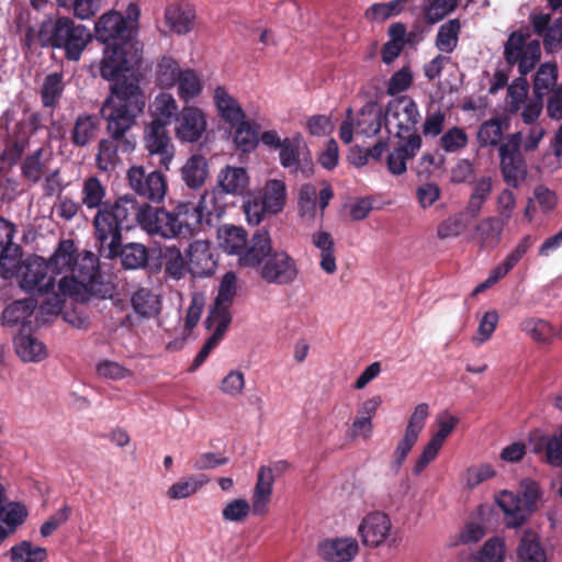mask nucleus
Wrapping results in <instances>:
<instances>
[{
	"mask_svg": "<svg viewBox=\"0 0 562 562\" xmlns=\"http://www.w3.org/2000/svg\"><path fill=\"white\" fill-rule=\"evenodd\" d=\"M52 161L53 151L49 147L37 148L24 158L21 165L22 177L31 184L38 183L52 170Z\"/></svg>",
	"mask_w": 562,
	"mask_h": 562,
	"instance_id": "b1692460",
	"label": "nucleus"
},
{
	"mask_svg": "<svg viewBox=\"0 0 562 562\" xmlns=\"http://www.w3.org/2000/svg\"><path fill=\"white\" fill-rule=\"evenodd\" d=\"M422 147V137L414 136L411 139H400L396 146L387 156V169L392 175H402L406 171L407 160L414 158Z\"/></svg>",
	"mask_w": 562,
	"mask_h": 562,
	"instance_id": "c85d7f7f",
	"label": "nucleus"
},
{
	"mask_svg": "<svg viewBox=\"0 0 562 562\" xmlns=\"http://www.w3.org/2000/svg\"><path fill=\"white\" fill-rule=\"evenodd\" d=\"M119 225V237L122 239V231L131 229L138 224L142 229L151 236H159L166 239L167 223L166 209L153 207L149 204H139L137 200L130 194L123 195V199L115 206Z\"/></svg>",
	"mask_w": 562,
	"mask_h": 562,
	"instance_id": "423d86ee",
	"label": "nucleus"
},
{
	"mask_svg": "<svg viewBox=\"0 0 562 562\" xmlns=\"http://www.w3.org/2000/svg\"><path fill=\"white\" fill-rule=\"evenodd\" d=\"M286 187L284 181L272 179L267 181L263 188L262 202L268 207V213L278 214L285 205Z\"/></svg>",
	"mask_w": 562,
	"mask_h": 562,
	"instance_id": "09e8293b",
	"label": "nucleus"
},
{
	"mask_svg": "<svg viewBox=\"0 0 562 562\" xmlns=\"http://www.w3.org/2000/svg\"><path fill=\"white\" fill-rule=\"evenodd\" d=\"M100 252L105 258H115L120 256L121 263L125 269H139L147 265L148 262V250L147 248L139 243H128L122 246V240L120 241L115 254L110 256V245L100 244Z\"/></svg>",
	"mask_w": 562,
	"mask_h": 562,
	"instance_id": "393cba45",
	"label": "nucleus"
},
{
	"mask_svg": "<svg viewBox=\"0 0 562 562\" xmlns=\"http://www.w3.org/2000/svg\"><path fill=\"white\" fill-rule=\"evenodd\" d=\"M47 550L30 541H21L9 551L11 562H44L47 559Z\"/></svg>",
	"mask_w": 562,
	"mask_h": 562,
	"instance_id": "864d4df0",
	"label": "nucleus"
},
{
	"mask_svg": "<svg viewBox=\"0 0 562 562\" xmlns=\"http://www.w3.org/2000/svg\"><path fill=\"white\" fill-rule=\"evenodd\" d=\"M205 204L193 202H179L173 210H166L167 235L166 239L192 238L201 228Z\"/></svg>",
	"mask_w": 562,
	"mask_h": 562,
	"instance_id": "f8f14e48",
	"label": "nucleus"
},
{
	"mask_svg": "<svg viewBox=\"0 0 562 562\" xmlns=\"http://www.w3.org/2000/svg\"><path fill=\"white\" fill-rule=\"evenodd\" d=\"M165 16L171 31L187 34L193 27L195 10L189 3L172 4L167 8Z\"/></svg>",
	"mask_w": 562,
	"mask_h": 562,
	"instance_id": "c9c22d12",
	"label": "nucleus"
},
{
	"mask_svg": "<svg viewBox=\"0 0 562 562\" xmlns=\"http://www.w3.org/2000/svg\"><path fill=\"white\" fill-rule=\"evenodd\" d=\"M519 328L539 344H550L557 337L554 327L542 318H526L519 324Z\"/></svg>",
	"mask_w": 562,
	"mask_h": 562,
	"instance_id": "c03bdc74",
	"label": "nucleus"
},
{
	"mask_svg": "<svg viewBox=\"0 0 562 562\" xmlns=\"http://www.w3.org/2000/svg\"><path fill=\"white\" fill-rule=\"evenodd\" d=\"M100 122L97 115L79 114L70 131V142L76 147H87L92 144L99 132Z\"/></svg>",
	"mask_w": 562,
	"mask_h": 562,
	"instance_id": "7c9ffc66",
	"label": "nucleus"
},
{
	"mask_svg": "<svg viewBox=\"0 0 562 562\" xmlns=\"http://www.w3.org/2000/svg\"><path fill=\"white\" fill-rule=\"evenodd\" d=\"M16 355L24 362H40L46 358V349L42 341L31 335H18L14 338Z\"/></svg>",
	"mask_w": 562,
	"mask_h": 562,
	"instance_id": "79ce46f5",
	"label": "nucleus"
},
{
	"mask_svg": "<svg viewBox=\"0 0 562 562\" xmlns=\"http://www.w3.org/2000/svg\"><path fill=\"white\" fill-rule=\"evenodd\" d=\"M131 304L134 312L143 318H150L160 313V296L150 289L139 288L131 296Z\"/></svg>",
	"mask_w": 562,
	"mask_h": 562,
	"instance_id": "58836bf2",
	"label": "nucleus"
},
{
	"mask_svg": "<svg viewBox=\"0 0 562 562\" xmlns=\"http://www.w3.org/2000/svg\"><path fill=\"white\" fill-rule=\"evenodd\" d=\"M542 493L539 484L530 479L519 483L518 492L503 490L495 495V502L504 514L508 528H519L538 510Z\"/></svg>",
	"mask_w": 562,
	"mask_h": 562,
	"instance_id": "39448f33",
	"label": "nucleus"
},
{
	"mask_svg": "<svg viewBox=\"0 0 562 562\" xmlns=\"http://www.w3.org/2000/svg\"><path fill=\"white\" fill-rule=\"evenodd\" d=\"M384 112L382 106L375 101H368L356 114L351 108L346 111V117L339 128V137L345 144H350L353 139V128L359 135L366 137L375 136L382 127Z\"/></svg>",
	"mask_w": 562,
	"mask_h": 562,
	"instance_id": "9d476101",
	"label": "nucleus"
},
{
	"mask_svg": "<svg viewBox=\"0 0 562 562\" xmlns=\"http://www.w3.org/2000/svg\"><path fill=\"white\" fill-rule=\"evenodd\" d=\"M525 77L520 75L507 87L508 111L512 114L518 113L522 104L529 100V83Z\"/></svg>",
	"mask_w": 562,
	"mask_h": 562,
	"instance_id": "680f3d73",
	"label": "nucleus"
},
{
	"mask_svg": "<svg viewBox=\"0 0 562 562\" xmlns=\"http://www.w3.org/2000/svg\"><path fill=\"white\" fill-rule=\"evenodd\" d=\"M531 452L542 454V460L551 467H562V424L558 432L532 440Z\"/></svg>",
	"mask_w": 562,
	"mask_h": 562,
	"instance_id": "cd10ccee",
	"label": "nucleus"
},
{
	"mask_svg": "<svg viewBox=\"0 0 562 562\" xmlns=\"http://www.w3.org/2000/svg\"><path fill=\"white\" fill-rule=\"evenodd\" d=\"M178 95L184 102L200 95L203 89V83L200 77L192 69H184L177 81Z\"/></svg>",
	"mask_w": 562,
	"mask_h": 562,
	"instance_id": "bf43d9fd",
	"label": "nucleus"
},
{
	"mask_svg": "<svg viewBox=\"0 0 562 562\" xmlns=\"http://www.w3.org/2000/svg\"><path fill=\"white\" fill-rule=\"evenodd\" d=\"M165 273L173 280L182 279L188 269V260L183 258L181 250L176 247H167L162 255Z\"/></svg>",
	"mask_w": 562,
	"mask_h": 562,
	"instance_id": "5fc2aeb1",
	"label": "nucleus"
},
{
	"mask_svg": "<svg viewBox=\"0 0 562 562\" xmlns=\"http://www.w3.org/2000/svg\"><path fill=\"white\" fill-rule=\"evenodd\" d=\"M153 108V120L148 124L162 125L167 128L180 115L177 101L170 93L161 92L156 95Z\"/></svg>",
	"mask_w": 562,
	"mask_h": 562,
	"instance_id": "4c0bfd02",
	"label": "nucleus"
},
{
	"mask_svg": "<svg viewBox=\"0 0 562 562\" xmlns=\"http://www.w3.org/2000/svg\"><path fill=\"white\" fill-rule=\"evenodd\" d=\"M42 46H50L65 52L67 60L78 61L92 40L91 32L68 16L44 20L38 30Z\"/></svg>",
	"mask_w": 562,
	"mask_h": 562,
	"instance_id": "20e7f679",
	"label": "nucleus"
},
{
	"mask_svg": "<svg viewBox=\"0 0 562 562\" xmlns=\"http://www.w3.org/2000/svg\"><path fill=\"white\" fill-rule=\"evenodd\" d=\"M409 0H392L370 5L364 13L366 19L375 22H384L391 16L398 15Z\"/></svg>",
	"mask_w": 562,
	"mask_h": 562,
	"instance_id": "13d9d810",
	"label": "nucleus"
},
{
	"mask_svg": "<svg viewBox=\"0 0 562 562\" xmlns=\"http://www.w3.org/2000/svg\"><path fill=\"white\" fill-rule=\"evenodd\" d=\"M144 145L150 162L166 171L176 155V147L166 127L157 124H147L144 128Z\"/></svg>",
	"mask_w": 562,
	"mask_h": 562,
	"instance_id": "dca6fc26",
	"label": "nucleus"
},
{
	"mask_svg": "<svg viewBox=\"0 0 562 562\" xmlns=\"http://www.w3.org/2000/svg\"><path fill=\"white\" fill-rule=\"evenodd\" d=\"M250 510H252V504L250 505L244 498H235L224 506L222 516L226 521L241 522L248 517Z\"/></svg>",
	"mask_w": 562,
	"mask_h": 562,
	"instance_id": "338daca9",
	"label": "nucleus"
},
{
	"mask_svg": "<svg viewBox=\"0 0 562 562\" xmlns=\"http://www.w3.org/2000/svg\"><path fill=\"white\" fill-rule=\"evenodd\" d=\"M180 172L181 179L188 188L200 189L209 177V162L203 155L194 154L186 160Z\"/></svg>",
	"mask_w": 562,
	"mask_h": 562,
	"instance_id": "72a5a7b5",
	"label": "nucleus"
},
{
	"mask_svg": "<svg viewBox=\"0 0 562 562\" xmlns=\"http://www.w3.org/2000/svg\"><path fill=\"white\" fill-rule=\"evenodd\" d=\"M522 134L516 132L508 135L499 145V167L504 181L518 188L527 177V165L520 153Z\"/></svg>",
	"mask_w": 562,
	"mask_h": 562,
	"instance_id": "ddd939ff",
	"label": "nucleus"
},
{
	"mask_svg": "<svg viewBox=\"0 0 562 562\" xmlns=\"http://www.w3.org/2000/svg\"><path fill=\"white\" fill-rule=\"evenodd\" d=\"M249 184V176L244 167L227 165L223 167L216 176V186L205 191L201 195V204L207 206V200L213 203V209L209 213H218L222 206H217V198L221 194L241 195Z\"/></svg>",
	"mask_w": 562,
	"mask_h": 562,
	"instance_id": "4468645a",
	"label": "nucleus"
},
{
	"mask_svg": "<svg viewBox=\"0 0 562 562\" xmlns=\"http://www.w3.org/2000/svg\"><path fill=\"white\" fill-rule=\"evenodd\" d=\"M138 18L139 8L136 3L128 4L125 16L116 11L104 13L95 23V37L104 44L111 41H113V43L135 41L134 35Z\"/></svg>",
	"mask_w": 562,
	"mask_h": 562,
	"instance_id": "6e6552de",
	"label": "nucleus"
},
{
	"mask_svg": "<svg viewBox=\"0 0 562 562\" xmlns=\"http://www.w3.org/2000/svg\"><path fill=\"white\" fill-rule=\"evenodd\" d=\"M234 126V143L237 148L244 153L252 151L259 142L258 126L256 124L251 125L246 117L238 121Z\"/></svg>",
	"mask_w": 562,
	"mask_h": 562,
	"instance_id": "3c124183",
	"label": "nucleus"
},
{
	"mask_svg": "<svg viewBox=\"0 0 562 562\" xmlns=\"http://www.w3.org/2000/svg\"><path fill=\"white\" fill-rule=\"evenodd\" d=\"M126 179L131 190L147 201L159 203L167 193V180L159 170L148 172L143 166H132Z\"/></svg>",
	"mask_w": 562,
	"mask_h": 562,
	"instance_id": "2eb2a0df",
	"label": "nucleus"
},
{
	"mask_svg": "<svg viewBox=\"0 0 562 562\" xmlns=\"http://www.w3.org/2000/svg\"><path fill=\"white\" fill-rule=\"evenodd\" d=\"M82 261L83 270L78 269L81 280L74 276H64L56 281L55 277L48 274L50 268L44 258H27L20 267L19 284L23 291L38 299L42 314L58 315L68 299L85 303L92 296L89 284L98 273L97 258L92 252L86 251Z\"/></svg>",
	"mask_w": 562,
	"mask_h": 562,
	"instance_id": "f03ea898",
	"label": "nucleus"
},
{
	"mask_svg": "<svg viewBox=\"0 0 562 562\" xmlns=\"http://www.w3.org/2000/svg\"><path fill=\"white\" fill-rule=\"evenodd\" d=\"M505 558V543L501 538L488 539L479 551V562H503Z\"/></svg>",
	"mask_w": 562,
	"mask_h": 562,
	"instance_id": "774afa93",
	"label": "nucleus"
},
{
	"mask_svg": "<svg viewBox=\"0 0 562 562\" xmlns=\"http://www.w3.org/2000/svg\"><path fill=\"white\" fill-rule=\"evenodd\" d=\"M505 224L506 222L495 216L486 217L481 221L476 226L481 246L484 248L497 246Z\"/></svg>",
	"mask_w": 562,
	"mask_h": 562,
	"instance_id": "de8ad7c7",
	"label": "nucleus"
},
{
	"mask_svg": "<svg viewBox=\"0 0 562 562\" xmlns=\"http://www.w3.org/2000/svg\"><path fill=\"white\" fill-rule=\"evenodd\" d=\"M259 274L269 284L288 285L296 280L299 268L285 250H274L260 266Z\"/></svg>",
	"mask_w": 562,
	"mask_h": 562,
	"instance_id": "a211bd4d",
	"label": "nucleus"
},
{
	"mask_svg": "<svg viewBox=\"0 0 562 562\" xmlns=\"http://www.w3.org/2000/svg\"><path fill=\"white\" fill-rule=\"evenodd\" d=\"M214 103L222 119L229 125H235L246 117L238 101L224 87L215 89Z\"/></svg>",
	"mask_w": 562,
	"mask_h": 562,
	"instance_id": "e433bc0d",
	"label": "nucleus"
},
{
	"mask_svg": "<svg viewBox=\"0 0 562 562\" xmlns=\"http://www.w3.org/2000/svg\"><path fill=\"white\" fill-rule=\"evenodd\" d=\"M40 301L34 297L16 300L9 304L2 312V321L9 326L25 323L33 314Z\"/></svg>",
	"mask_w": 562,
	"mask_h": 562,
	"instance_id": "ea45409f",
	"label": "nucleus"
},
{
	"mask_svg": "<svg viewBox=\"0 0 562 562\" xmlns=\"http://www.w3.org/2000/svg\"><path fill=\"white\" fill-rule=\"evenodd\" d=\"M469 226V220L462 212L449 216L442 221L437 227V236L439 239H447L461 235Z\"/></svg>",
	"mask_w": 562,
	"mask_h": 562,
	"instance_id": "0e129e2a",
	"label": "nucleus"
},
{
	"mask_svg": "<svg viewBox=\"0 0 562 562\" xmlns=\"http://www.w3.org/2000/svg\"><path fill=\"white\" fill-rule=\"evenodd\" d=\"M205 325L207 329H213L214 331L211 337L205 341L199 353L195 356L193 363L191 366V371L196 370L209 357L211 351L220 344L223 339L225 331L228 328L227 317H222L221 321H213L209 324V316L205 319Z\"/></svg>",
	"mask_w": 562,
	"mask_h": 562,
	"instance_id": "a19ab883",
	"label": "nucleus"
},
{
	"mask_svg": "<svg viewBox=\"0 0 562 562\" xmlns=\"http://www.w3.org/2000/svg\"><path fill=\"white\" fill-rule=\"evenodd\" d=\"M459 0H425L423 11L429 24H436L458 7Z\"/></svg>",
	"mask_w": 562,
	"mask_h": 562,
	"instance_id": "052dcab7",
	"label": "nucleus"
},
{
	"mask_svg": "<svg viewBox=\"0 0 562 562\" xmlns=\"http://www.w3.org/2000/svg\"><path fill=\"white\" fill-rule=\"evenodd\" d=\"M541 57L540 42L531 38L528 31L517 30L509 34L504 44V58L510 66L517 65L518 72L527 76Z\"/></svg>",
	"mask_w": 562,
	"mask_h": 562,
	"instance_id": "9b49d317",
	"label": "nucleus"
},
{
	"mask_svg": "<svg viewBox=\"0 0 562 562\" xmlns=\"http://www.w3.org/2000/svg\"><path fill=\"white\" fill-rule=\"evenodd\" d=\"M461 23L458 19H451L440 25L436 36V47L443 53H452L458 45Z\"/></svg>",
	"mask_w": 562,
	"mask_h": 562,
	"instance_id": "6e6d98bb",
	"label": "nucleus"
},
{
	"mask_svg": "<svg viewBox=\"0 0 562 562\" xmlns=\"http://www.w3.org/2000/svg\"><path fill=\"white\" fill-rule=\"evenodd\" d=\"M188 269L193 277L205 278L215 272L216 259L211 244L206 240H194L187 250Z\"/></svg>",
	"mask_w": 562,
	"mask_h": 562,
	"instance_id": "412c9836",
	"label": "nucleus"
},
{
	"mask_svg": "<svg viewBox=\"0 0 562 562\" xmlns=\"http://www.w3.org/2000/svg\"><path fill=\"white\" fill-rule=\"evenodd\" d=\"M237 291V277L233 271L224 274L217 296L209 313V324L213 321H221L224 316L227 317L228 323L232 321L229 306L232 305Z\"/></svg>",
	"mask_w": 562,
	"mask_h": 562,
	"instance_id": "5701e85b",
	"label": "nucleus"
},
{
	"mask_svg": "<svg viewBox=\"0 0 562 562\" xmlns=\"http://www.w3.org/2000/svg\"><path fill=\"white\" fill-rule=\"evenodd\" d=\"M271 251L272 244L269 231L265 227L258 228L251 238L246 240V246L239 254L238 263L248 268L260 267Z\"/></svg>",
	"mask_w": 562,
	"mask_h": 562,
	"instance_id": "aec40b11",
	"label": "nucleus"
},
{
	"mask_svg": "<svg viewBox=\"0 0 562 562\" xmlns=\"http://www.w3.org/2000/svg\"><path fill=\"white\" fill-rule=\"evenodd\" d=\"M274 485L273 470L270 467L261 465L257 472V480L252 492V513L265 515L268 512Z\"/></svg>",
	"mask_w": 562,
	"mask_h": 562,
	"instance_id": "bb28decb",
	"label": "nucleus"
},
{
	"mask_svg": "<svg viewBox=\"0 0 562 562\" xmlns=\"http://www.w3.org/2000/svg\"><path fill=\"white\" fill-rule=\"evenodd\" d=\"M529 19L535 33L543 38L547 49L552 50L562 43V21L557 19L550 23V14L546 13H532Z\"/></svg>",
	"mask_w": 562,
	"mask_h": 562,
	"instance_id": "c756f323",
	"label": "nucleus"
},
{
	"mask_svg": "<svg viewBox=\"0 0 562 562\" xmlns=\"http://www.w3.org/2000/svg\"><path fill=\"white\" fill-rule=\"evenodd\" d=\"M65 90L64 76L61 72L48 74L41 87V101L44 108L54 110Z\"/></svg>",
	"mask_w": 562,
	"mask_h": 562,
	"instance_id": "37998d69",
	"label": "nucleus"
},
{
	"mask_svg": "<svg viewBox=\"0 0 562 562\" xmlns=\"http://www.w3.org/2000/svg\"><path fill=\"white\" fill-rule=\"evenodd\" d=\"M221 248L231 255H238L246 246L247 233L237 226H223L218 229Z\"/></svg>",
	"mask_w": 562,
	"mask_h": 562,
	"instance_id": "49530a36",
	"label": "nucleus"
},
{
	"mask_svg": "<svg viewBox=\"0 0 562 562\" xmlns=\"http://www.w3.org/2000/svg\"><path fill=\"white\" fill-rule=\"evenodd\" d=\"M146 97L136 83H116L103 101L100 113L105 121L106 136L98 143L95 166L102 172L114 170L122 162V155L136 148V138L130 131L144 112Z\"/></svg>",
	"mask_w": 562,
	"mask_h": 562,
	"instance_id": "f257e3e1",
	"label": "nucleus"
},
{
	"mask_svg": "<svg viewBox=\"0 0 562 562\" xmlns=\"http://www.w3.org/2000/svg\"><path fill=\"white\" fill-rule=\"evenodd\" d=\"M498 319L499 316L496 311L485 312L480 319L476 335L472 337V342L480 346L490 340L496 329Z\"/></svg>",
	"mask_w": 562,
	"mask_h": 562,
	"instance_id": "69168bd1",
	"label": "nucleus"
},
{
	"mask_svg": "<svg viewBox=\"0 0 562 562\" xmlns=\"http://www.w3.org/2000/svg\"><path fill=\"white\" fill-rule=\"evenodd\" d=\"M392 531V522L390 517L381 512L368 514L361 520L358 532L361 537L363 546L369 548H378L383 544Z\"/></svg>",
	"mask_w": 562,
	"mask_h": 562,
	"instance_id": "6ab92c4d",
	"label": "nucleus"
},
{
	"mask_svg": "<svg viewBox=\"0 0 562 562\" xmlns=\"http://www.w3.org/2000/svg\"><path fill=\"white\" fill-rule=\"evenodd\" d=\"M503 120L498 116L492 117L483 122L476 133L477 143L481 147H495L502 144L499 143L503 133L504 125Z\"/></svg>",
	"mask_w": 562,
	"mask_h": 562,
	"instance_id": "603ef678",
	"label": "nucleus"
},
{
	"mask_svg": "<svg viewBox=\"0 0 562 562\" xmlns=\"http://www.w3.org/2000/svg\"><path fill=\"white\" fill-rule=\"evenodd\" d=\"M142 50L136 41L108 45L100 61V75L103 79L113 81L111 87L123 82L135 83V81L127 80L125 74L138 66ZM136 85L138 83L136 82Z\"/></svg>",
	"mask_w": 562,
	"mask_h": 562,
	"instance_id": "0eeeda50",
	"label": "nucleus"
},
{
	"mask_svg": "<svg viewBox=\"0 0 562 562\" xmlns=\"http://www.w3.org/2000/svg\"><path fill=\"white\" fill-rule=\"evenodd\" d=\"M299 214L306 225H312L317 214V190L314 184L305 183L299 190Z\"/></svg>",
	"mask_w": 562,
	"mask_h": 562,
	"instance_id": "a18cd8bd",
	"label": "nucleus"
},
{
	"mask_svg": "<svg viewBox=\"0 0 562 562\" xmlns=\"http://www.w3.org/2000/svg\"><path fill=\"white\" fill-rule=\"evenodd\" d=\"M207 480L194 475L187 476L173 483L167 490V496L170 499H182L195 494L200 488L206 484Z\"/></svg>",
	"mask_w": 562,
	"mask_h": 562,
	"instance_id": "e2e57ef3",
	"label": "nucleus"
},
{
	"mask_svg": "<svg viewBox=\"0 0 562 562\" xmlns=\"http://www.w3.org/2000/svg\"><path fill=\"white\" fill-rule=\"evenodd\" d=\"M420 114L416 102L408 95L395 97L386 104L384 120L390 133L398 139L420 136L417 132Z\"/></svg>",
	"mask_w": 562,
	"mask_h": 562,
	"instance_id": "1a4fd4ad",
	"label": "nucleus"
},
{
	"mask_svg": "<svg viewBox=\"0 0 562 562\" xmlns=\"http://www.w3.org/2000/svg\"><path fill=\"white\" fill-rule=\"evenodd\" d=\"M78 257V249L75 246L74 240L63 239L58 243L55 251L46 262L55 273H61L64 271L75 272L77 270L76 265Z\"/></svg>",
	"mask_w": 562,
	"mask_h": 562,
	"instance_id": "2f4dec72",
	"label": "nucleus"
},
{
	"mask_svg": "<svg viewBox=\"0 0 562 562\" xmlns=\"http://www.w3.org/2000/svg\"><path fill=\"white\" fill-rule=\"evenodd\" d=\"M179 63L172 57L165 56L157 64L156 83L161 89H171L177 85L182 71Z\"/></svg>",
	"mask_w": 562,
	"mask_h": 562,
	"instance_id": "8fccbe9b",
	"label": "nucleus"
},
{
	"mask_svg": "<svg viewBox=\"0 0 562 562\" xmlns=\"http://www.w3.org/2000/svg\"><path fill=\"white\" fill-rule=\"evenodd\" d=\"M517 562H548L547 551L536 531L527 529L522 532L517 547Z\"/></svg>",
	"mask_w": 562,
	"mask_h": 562,
	"instance_id": "473e14b6",
	"label": "nucleus"
},
{
	"mask_svg": "<svg viewBox=\"0 0 562 562\" xmlns=\"http://www.w3.org/2000/svg\"><path fill=\"white\" fill-rule=\"evenodd\" d=\"M176 121V135L181 142L195 143L206 130L205 115L195 106H184Z\"/></svg>",
	"mask_w": 562,
	"mask_h": 562,
	"instance_id": "4be33fe9",
	"label": "nucleus"
},
{
	"mask_svg": "<svg viewBox=\"0 0 562 562\" xmlns=\"http://www.w3.org/2000/svg\"><path fill=\"white\" fill-rule=\"evenodd\" d=\"M106 187L97 176L83 179L80 190V203L87 210H95L93 227L95 237L100 244L110 245V256L115 254L120 244L119 223L116 220L115 206L123 199V195L114 202H104Z\"/></svg>",
	"mask_w": 562,
	"mask_h": 562,
	"instance_id": "7ed1b4c3",
	"label": "nucleus"
},
{
	"mask_svg": "<svg viewBox=\"0 0 562 562\" xmlns=\"http://www.w3.org/2000/svg\"><path fill=\"white\" fill-rule=\"evenodd\" d=\"M359 552V546L353 538H335L319 543L318 553L328 562H350Z\"/></svg>",
	"mask_w": 562,
	"mask_h": 562,
	"instance_id": "a878e982",
	"label": "nucleus"
},
{
	"mask_svg": "<svg viewBox=\"0 0 562 562\" xmlns=\"http://www.w3.org/2000/svg\"><path fill=\"white\" fill-rule=\"evenodd\" d=\"M279 158L281 166L290 169L292 173H301L304 178H310L314 172L311 153L301 134L282 140Z\"/></svg>",
	"mask_w": 562,
	"mask_h": 562,
	"instance_id": "f3484780",
	"label": "nucleus"
},
{
	"mask_svg": "<svg viewBox=\"0 0 562 562\" xmlns=\"http://www.w3.org/2000/svg\"><path fill=\"white\" fill-rule=\"evenodd\" d=\"M311 241L319 250V267L327 274H334L337 271V261L335 256V240L330 233L317 231L312 234Z\"/></svg>",
	"mask_w": 562,
	"mask_h": 562,
	"instance_id": "f704fd0d",
	"label": "nucleus"
},
{
	"mask_svg": "<svg viewBox=\"0 0 562 562\" xmlns=\"http://www.w3.org/2000/svg\"><path fill=\"white\" fill-rule=\"evenodd\" d=\"M558 80V67L554 63H544L538 68L533 80V94L543 98L554 89Z\"/></svg>",
	"mask_w": 562,
	"mask_h": 562,
	"instance_id": "4d7b16f0",
	"label": "nucleus"
}]
</instances>
